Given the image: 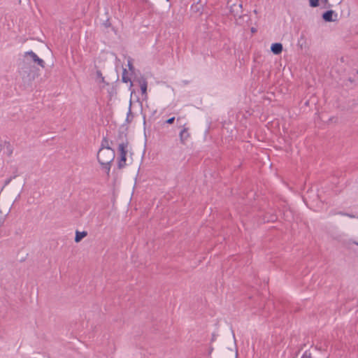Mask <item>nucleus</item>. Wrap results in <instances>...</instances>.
I'll list each match as a JSON object with an SVG mask.
<instances>
[{
  "mask_svg": "<svg viewBox=\"0 0 358 358\" xmlns=\"http://www.w3.org/2000/svg\"><path fill=\"white\" fill-rule=\"evenodd\" d=\"M174 120H175V117H171V118L168 119V120L166 121V124H173V123Z\"/></svg>",
  "mask_w": 358,
  "mask_h": 358,
  "instance_id": "6ab92c4d",
  "label": "nucleus"
},
{
  "mask_svg": "<svg viewBox=\"0 0 358 358\" xmlns=\"http://www.w3.org/2000/svg\"><path fill=\"white\" fill-rule=\"evenodd\" d=\"M251 31H252V32H255V31H256V29H255V28H252Z\"/></svg>",
  "mask_w": 358,
  "mask_h": 358,
  "instance_id": "5701e85b",
  "label": "nucleus"
},
{
  "mask_svg": "<svg viewBox=\"0 0 358 358\" xmlns=\"http://www.w3.org/2000/svg\"><path fill=\"white\" fill-rule=\"evenodd\" d=\"M334 13V12L332 10H329L326 11L322 15V17H323L324 20L326 21V22H333V21H335V20H334L332 18V15H333Z\"/></svg>",
  "mask_w": 358,
  "mask_h": 358,
  "instance_id": "6e6552de",
  "label": "nucleus"
},
{
  "mask_svg": "<svg viewBox=\"0 0 358 358\" xmlns=\"http://www.w3.org/2000/svg\"><path fill=\"white\" fill-rule=\"evenodd\" d=\"M126 165V155L124 154H122L120 155V159L118 161V168L122 169Z\"/></svg>",
  "mask_w": 358,
  "mask_h": 358,
  "instance_id": "9d476101",
  "label": "nucleus"
},
{
  "mask_svg": "<svg viewBox=\"0 0 358 358\" xmlns=\"http://www.w3.org/2000/svg\"><path fill=\"white\" fill-rule=\"evenodd\" d=\"M180 119H181V117H178L177 118V121H178V122H179Z\"/></svg>",
  "mask_w": 358,
  "mask_h": 358,
  "instance_id": "b1692460",
  "label": "nucleus"
},
{
  "mask_svg": "<svg viewBox=\"0 0 358 358\" xmlns=\"http://www.w3.org/2000/svg\"><path fill=\"white\" fill-rule=\"evenodd\" d=\"M20 73L24 82L28 83H31L38 76V72L36 68L34 66H28L27 63H24Z\"/></svg>",
  "mask_w": 358,
  "mask_h": 358,
  "instance_id": "f03ea898",
  "label": "nucleus"
},
{
  "mask_svg": "<svg viewBox=\"0 0 358 358\" xmlns=\"http://www.w3.org/2000/svg\"><path fill=\"white\" fill-rule=\"evenodd\" d=\"M301 358H312L310 352L306 351Z\"/></svg>",
  "mask_w": 358,
  "mask_h": 358,
  "instance_id": "a211bd4d",
  "label": "nucleus"
},
{
  "mask_svg": "<svg viewBox=\"0 0 358 358\" xmlns=\"http://www.w3.org/2000/svg\"><path fill=\"white\" fill-rule=\"evenodd\" d=\"M322 1L325 5L328 3V0H322Z\"/></svg>",
  "mask_w": 358,
  "mask_h": 358,
  "instance_id": "4be33fe9",
  "label": "nucleus"
},
{
  "mask_svg": "<svg viewBox=\"0 0 358 358\" xmlns=\"http://www.w3.org/2000/svg\"><path fill=\"white\" fill-rule=\"evenodd\" d=\"M127 146V145L124 143H122L119 145L118 150L120 152V155L122 154H124L125 155H127V151L126 150Z\"/></svg>",
  "mask_w": 358,
  "mask_h": 358,
  "instance_id": "f8f14e48",
  "label": "nucleus"
},
{
  "mask_svg": "<svg viewBox=\"0 0 358 358\" xmlns=\"http://www.w3.org/2000/svg\"><path fill=\"white\" fill-rule=\"evenodd\" d=\"M127 72L126 69L123 70L122 80L124 83H128L130 81V78L127 76Z\"/></svg>",
  "mask_w": 358,
  "mask_h": 358,
  "instance_id": "4468645a",
  "label": "nucleus"
},
{
  "mask_svg": "<svg viewBox=\"0 0 358 358\" xmlns=\"http://www.w3.org/2000/svg\"><path fill=\"white\" fill-rule=\"evenodd\" d=\"M128 66H129V70H132L134 69L133 65L131 64V63L129 61L128 62Z\"/></svg>",
  "mask_w": 358,
  "mask_h": 358,
  "instance_id": "aec40b11",
  "label": "nucleus"
},
{
  "mask_svg": "<svg viewBox=\"0 0 358 358\" xmlns=\"http://www.w3.org/2000/svg\"><path fill=\"white\" fill-rule=\"evenodd\" d=\"M101 148H110L109 146L108 141L106 138H104L101 142Z\"/></svg>",
  "mask_w": 358,
  "mask_h": 358,
  "instance_id": "dca6fc26",
  "label": "nucleus"
},
{
  "mask_svg": "<svg viewBox=\"0 0 358 358\" xmlns=\"http://www.w3.org/2000/svg\"><path fill=\"white\" fill-rule=\"evenodd\" d=\"M115 158V151L111 148H101L97 153L99 164L106 169L108 173L110 170V163Z\"/></svg>",
  "mask_w": 358,
  "mask_h": 358,
  "instance_id": "f257e3e1",
  "label": "nucleus"
},
{
  "mask_svg": "<svg viewBox=\"0 0 358 358\" xmlns=\"http://www.w3.org/2000/svg\"><path fill=\"white\" fill-rule=\"evenodd\" d=\"M271 49L273 54L278 55L282 51V45L280 43H273Z\"/></svg>",
  "mask_w": 358,
  "mask_h": 358,
  "instance_id": "0eeeda50",
  "label": "nucleus"
},
{
  "mask_svg": "<svg viewBox=\"0 0 358 358\" xmlns=\"http://www.w3.org/2000/svg\"><path fill=\"white\" fill-rule=\"evenodd\" d=\"M140 85H141V90L142 94L146 96H147V85H148L147 81L145 80H143L141 82Z\"/></svg>",
  "mask_w": 358,
  "mask_h": 358,
  "instance_id": "9b49d317",
  "label": "nucleus"
},
{
  "mask_svg": "<svg viewBox=\"0 0 358 358\" xmlns=\"http://www.w3.org/2000/svg\"><path fill=\"white\" fill-rule=\"evenodd\" d=\"M311 7H317L319 5V0H309Z\"/></svg>",
  "mask_w": 358,
  "mask_h": 358,
  "instance_id": "f3484780",
  "label": "nucleus"
},
{
  "mask_svg": "<svg viewBox=\"0 0 358 358\" xmlns=\"http://www.w3.org/2000/svg\"><path fill=\"white\" fill-rule=\"evenodd\" d=\"M181 131L180 132V141L182 144L185 143V141L189 138L190 134L189 133V127L186 126V124L180 126Z\"/></svg>",
  "mask_w": 358,
  "mask_h": 358,
  "instance_id": "39448f33",
  "label": "nucleus"
},
{
  "mask_svg": "<svg viewBox=\"0 0 358 358\" xmlns=\"http://www.w3.org/2000/svg\"><path fill=\"white\" fill-rule=\"evenodd\" d=\"M330 215H341V216H346L350 218H355L357 217L355 215L350 214L348 213H345L343 211H336V210H331L329 212Z\"/></svg>",
  "mask_w": 358,
  "mask_h": 358,
  "instance_id": "423d86ee",
  "label": "nucleus"
},
{
  "mask_svg": "<svg viewBox=\"0 0 358 358\" xmlns=\"http://www.w3.org/2000/svg\"><path fill=\"white\" fill-rule=\"evenodd\" d=\"M10 180H11V178L8 179V180L6 181L5 185H8V184L10 182Z\"/></svg>",
  "mask_w": 358,
  "mask_h": 358,
  "instance_id": "412c9836",
  "label": "nucleus"
},
{
  "mask_svg": "<svg viewBox=\"0 0 358 358\" xmlns=\"http://www.w3.org/2000/svg\"><path fill=\"white\" fill-rule=\"evenodd\" d=\"M131 104L130 103L129 108V111L127 113V122H131L134 117V115H132V113L131 111Z\"/></svg>",
  "mask_w": 358,
  "mask_h": 358,
  "instance_id": "2eb2a0df",
  "label": "nucleus"
},
{
  "mask_svg": "<svg viewBox=\"0 0 358 358\" xmlns=\"http://www.w3.org/2000/svg\"><path fill=\"white\" fill-rule=\"evenodd\" d=\"M96 80L99 83H105L104 77L103 76L100 70H97L96 72Z\"/></svg>",
  "mask_w": 358,
  "mask_h": 358,
  "instance_id": "ddd939ff",
  "label": "nucleus"
},
{
  "mask_svg": "<svg viewBox=\"0 0 358 358\" xmlns=\"http://www.w3.org/2000/svg\"><path fill=\"white\" fill-rule=\"evenodd\" d=\"M228 6L231 13L233 14L234 17L238 16L239 19L243 17L241 15L243 12V3L241 0H229Z\"/></svg>",
  "mask_w": 358,
  "mask_h": 358,
  "instance_id": "7ed1b4c3",
  "label": "nucleus"
},
{
  "mask_svg": "<svg viewBox=\"0 0 358 358\" xmlns=\"http://www.w3.org/2000/svg\"><path fill=\"white\" fill-rule=\"evenodd\" d=\"M357 245H358V243H357Z\"/></svg>",
  "mask_w": 358,
  "mask_h": 358,
  "instance_id": "393cba45",
  "label": "nucleus"
},
{
  "mask_svg": "<svg viewBox=\"0 0 358 358\" xmlns=\"http://www.w3.org/2000/svg\"><path fill=\"white\" fill-rule=\"evenodd\" d=\"M29 59L31 61H33L34 63H36L41 68H43V69L45 68L44 61L42 59L39 58L37 56V55L31 50L24 52L23 63L27 64L29 61Z\"/></svg>",
  "mask_w": 358,
  "mask_h": 358,
  "instance_id": "20e7f679",
  "label": "nucleus"
},
{
  "mask_svg": "<svg viewBox=\"0 0 358 358\" xmlns=\"http://www.w3.org/2000/svg\"><path fill=\"white\" fill-rule=\"evenodd\" d=\"M87 236V232L86 231H76V236H75V242L79 243L83 238Z\"/></svg>",
  "mask_w": 358,
  "mask_h": 358,
  "instance_id": "1a4fd4ad",
  "label": "nucleus"
}]
</instances>
